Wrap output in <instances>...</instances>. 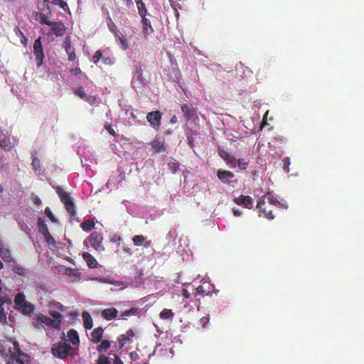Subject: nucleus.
Returning <instances> with one entry per match:
<instances>
[{"mask_svg": "<svg viewBox=\"0 0 364 364\" xmlns=\"http://www.w3.org/2000/svg\"><path fill=\"white\" fill-rule=\"evenodd\" d=\"M2 355L9 357L6 359L7 364H28L30 362L29 356L23 353L16 341H11L9 344L6 345L4 349L0 348Z\"/></svg>", "mask_w": 364, "mask_h": 364, "instance_id": "obj_1", "label": "nucleus"}, {"mask_svg": "<svg viewBox=\"0 0 364 364\" xmlns=\"http://www.w3.org/2000/svg\"><path fill=\"white\" fill-rule=\"evenodd\" d=\"M282 206H284V205L278 200L277 195L272 192H267L262 196L256 207L264 218L269 220H273L275 218V215L273 214V207Z\"/></svg>", "mask_w": 364, "mask_h": 364, "instance_id": "obj_2", "label": "nucleus"}, {"mask_svg": "<svg viewBox=\"0 0 364 364\" xmlns=\"http://www.w3.org/2000/svg\"><path fill=\"white\" fill-rule=\"evenodd\" d=\"M56 192L60 198V200L64 204L65 209L70 217L76 215L75 205L68 192L65 191L62 188L57 187Z\"/></svg>", "mask_w": 364, "mask_h": 364, "instance_id": "obj_3", "label": "nucleus"}, {"mask_svg": "<svg viewBox=\"0 0 364 364\" xmlns=\"http://www.w3.org/2000/svg\"><path fill=\"white\" fill-rule=\"evenodd\" d=\"M14 301L18 310L24 315L30 316L35 310L33 304L26 301L23 293L17 294Z\"/></svg>", "mask_w": 364, "mask_h": 364, "instance_id": "obj_4", "label": "nucleus"}, {"mask_svg": "<svg viewBox=\"0 0 364 364\" xmlns=\"http://www.w3.org/2000/svg\"><path fill=\"white\" fill-rule=\"evenodd\" d=\"M73 350L70 344L65 342H58L54 343L51 347L52 354L58 358H65L70 354Z\"/></svg>", "mask_w": 364, "mask_h": 364, "instance_id": "obj_5", "label": "nucleus"}, {"mask_svg": "<svg viewBox=\"0 0 364 364\" xmlns=\"http://www.w3.org/2000/svg\"><path fill=\"white\" fill-rule=\"evenodd\" d=\"M33 48L37 68H40L43 64L45 59L41 36H38V38L35 40Z\"/></svg>", "mask_w": 364, "mask_h": 364, "instance_id": "obj_6", "label": "nucleus"}, {"mask_svg": "<svg viewBox=\"0 0 364 364\" xmlns=\"http://www.w3.org/2000/svg\"><path fill=\"white\" fill-rule=\"evenodd\" d=\"M107 24L109 31L114 34V36L119 40L123 48L127 49L128 48V41L127 38L119 31L117 26L114 23L109 16H107Z\"/></svg>", "mask_w": 364, "mask_h": 364, "instance_id": "obj_7", "label": "nucleus"}, {"mask_svg": "<svg viewBox=\"0 0 364 364\" xmlns=\"http://www.w3.org/2000/svg\"><path fill=\"white\" fill-rule=\"evenodd\" d=\"M145 85L146 82L143 78V70L141 66L139 65L134 71V76L132 80V87L136 90L137 89H144Z\"/></svg>", "mask_w": 364, "mask_h": 364, "instance_id": "obj_8", "label": "nucleus"}, {"mask_svg": "<svg viewBox=\"0 0 364 364\" xmlns=\"http://www.w3.org/2000/svg\"><path fill=\"white\" fill-rule=\"evenodd\" d=\"M90 244L96 251H103L105 247L102 245L103 235L101 232L94 231L89 237Z\"/></svg>", "mask_w": 364, "mask_h": 364, "instance_id": "obj_9", "label": "nucleus"}, {"mask_svg": "<svg viewBox=\"0 0 364 364\" xmlns=\"http://www.w3.org/2000/svg\"><path fill=\"white\" fill-rule=\"evenodd\" d=\"M49 26L51 28L50 31L47 33L48 36H63L66 31V27L62 21H52Z\"/></svg>", "mask_w": 364, "mask_h": 364, "instance_id": "obj_10", "label": "nucleus"}, {"mask_svg": "<svg viewBox=\"0 0 364 364\" xmlns=\"http://www.w3.org/2000/svg\"><path fill=\"white\" fill-rule=\"evenodd\" d=\"M36 321L37 322L34 323V326L37 328H39L41 324H45L46 326L58 328V323L55 321H52V318L43 314H38L37 315Z\"/></svg>", "mask_w": 364, "mask_h": 364, "instance_id": "obj_11", "label": "nucleus"}, {"mask_svg": "<svg viewBox=\"0 0 364 364\" xmlns=\"http://www.w3.org/2000/svg\"><path fill=\"white\" fill-rule=\"evenodd\" d=\"M161 114L160 111H151V112L147 113L146 119L154 128L159 127L161 124Z\"/></svg>", "mask_w": 364, "mask_h": 364, "instance_id": "obj_12", "label": "nucleus"}, {"mask_svg": "<svg viewBox=\"0 0 364 364\" xmlns=\"http://www.w3.org/2000/svg\"><path fill=\"white\" fill-rule=\"evenodd\" d=\"M234 201L235 203H236L238 205L247 208H251L252 207L254 200L250 196H248V195L241 194L239 196V197L235 198Z\"/></svg>", "mask_w": 364, "mask_h": 364, "instance_id": "obj_13", "label": "nucleus"}, {"mask_svg": "<svg viewBox=\"0 0 364 364\" xmlns=\"http://www.w3.org/2000/svg\"><path fill=\"white\" fill-rule=\"evenodd\" d=\"M101 60H102V63L104 65L112 64V60L109 56H104L103 53L101 50H97L92 56V62L94 64H97Z\"/></svg>", "mask_w": 364, "mask_h": 364, "instance_id": "obj_14", "label": "nucleus"}, {"mask_svg": "<svg viewBox=\"0 0 364 364\" xmlns=\"http://www.w3.org/2000/svg\"><path fill=\"white\" fill-rule=\"evenodd\" d=\"M217 176L222 183L230 184V180L235 177L234 173L229 171L219 169L217 171Z\"/></svg>", "mask_w": 364, "mask_h": 364, "instance_id": "obj_15", "label": "nucleus"}, {"mask_svg": "<svg viewBox=\"0 0 364 364\" xmlns=\"http://www.w3.org/2000/svg\"><path fill=\"white\" fill-rule=\"evenodd\" d=\"M220 157L230 166L231 168H235L237 159L235 156L230 155L228 151H223Z\"/></svg>", "mask_w": 364, "mask_h": 364, "instance_id": "obj_16", "label": "nucleus"}, {"mask_svg": "<svg viewBox=\"0 0 364 364\" xmlns=\"http://www.w3.org/2000/svg\"><path fill=\"white\" fill-rule=\"evenodd\" d=\"M102 337H103L102 327L95 328L91 332V342L93 343H97L100 342Z\"/></svg>", "mask_w": 364, "mask_h": 364, "instance_id": "obj_17", "label": "nucleus"}, {"mask_svg": "<svg viewBox=\"0 0 364 364\" xmlns=\"http://www.w3.org/2000/svg\"><path fill=\"white\" fill-rule=\"evenodd\" d=\"M117 314L118 311L114 308L106 309L102 311V316L106 321H112V319L115 318Z\"/></svg>", "mask_w": 364, "mask_h": 364, "instance_id": "obj_18", "label": "nucleus"}, {"mask_svg": "<svg viewBox=\"0 0 364 364\" xmlns=\"http://www.w3.org/2000/svg\"><path fill=\"white\" fill-rule=\"evenodd\" d=\"M82 256L90 268L93 269L97 267V262L92 255H90L88 252H84Z\"/></svg>", "mask_w": 364, "mask_h": 364, "instance_id": "obj_19", "label": "nucleus"}, {"mask_svg": "<svg viewBox=\"0 0 364 364\" xmlns=\"http://www.w3.org/2000/svg\"><path fill=\"white\" fill-rule=\"evenodd\" d=\"M181 109L185 117L189 119L194 115V107L192 105L183 104L181 106Z\"/></svg>", "mask_w": 364, "mask_h": 364, "instance_id": "obj_20", "label": "nucleus"}, {"mask_svg": "<svg viewBox=\"0 0 364 364\" xmlns=\"http://www.w3.org/2000/svg\"><path fill=\"white\" fill-rule=\"evenodd\" d=\"M7 298L0 296V323H6V313L5 312L4 304L7 301Z\"/></svg>", "mask_w": 364, "mask_h": 364, "instance_id": "obj_21", "label": "nucleus"}, {"mask_svg": "<svg viewBox=\"0 0 364 364\" xmlns=\"http://www.w3.org/2000/svg\"><path fill=\"white\" fill-rule=\"evenodd\" d=\"M0 257L5 262L12 261L11 250L9 248L2 247L1 245H0Z\"/></svg>", "mask_w": 364, "mask_h": 364, "instance_id": "obj_22", "label": "nucleus"}, {"mask_svg": "<svg viewBox=\"0 0 364 364\" xmlns=\"http://www.w3.org/2000/svg\"><path fill=\"white\" fill-rule=\"evenodd\" d=\"M82 321L84 327L86 329H90L92 327V316L90 315V313L87 311H84L82 314Z\"/></svg>", "mask_w": 364, "mask_h": 364, "instance_id": "obj_23", "label": "nucleus"}, {"mask_svg": "<svg viewBox=\"0 0 364 364\" xmlns=\"http://www.w3.org/2000/svg\"><path fill=\"white\" fill-rule=\"evenodd\" d=\"M68 341L71 342L73 344H77L80 342L79 340V334L77 331L75 329H70L67 333Z\"/></svg>", "mask_w": 364, "mask_h": 364, "instance_id": "obj_24", "label": "nucleus"}, {"mask_svg": "<svg viewBox=\"0 0 364 364\" xmlns=\"http://www.w3.org/2000/svg\"><path fill=\"white\" fill-rule=\"evenodd\" d=\"M142 18V28H144V33L150 34L154 32V28L151 26V21L144 16Z\"/></svg>", "mask_w": 364, "mask_h": 364, "instance_id": "obj_25", "label": "nucleus"}, {"mask_svg": "<svg viewBox=\"0 0 364 364\" xmlns=\"http://www.w3.org/2000/svg\"><path fill=\"white\" fill-rule=\"evenodd\" d=\"M78 96L83 99L84 100L88 102L90 104L92 105L95 102L96 97L90 95V92H76Z\"/></svg>", "mask_w": 364, "mask_h": 364, "instance_id": "obj_26", "label": "nucleus"}, {"mask_svg": "<svg viewBox=\"0 0 364 364\" xmlns=\"http://www.w3.org/2000/svg\"><path fill=\"white\" fill-rule=\"evenodd\" d=\"M151 146L156 152H161L166 150L164 142L158 139H155L153 141Z\"/></svg>", "mask_w": 364, "mask_h": 364, "instance_id": "obj_27", "label": "nucleus"}, {"mask_svg": "<svg viewBox=\"0 0 364 364\" xmlns=\"http://www.w3.org/2000/svg\"><path fill=\"white\" fill-rule=\"evenodd\" d=\"M80 228L86 232L92 230L95 228L94 221L92 220H85L81 223Z\"/></svg>", "mask_w": 364, "mask_h": 364, "instance_id": "obj_28", "label": "nucleus"}, {"mask_svg": "<svg viewBox=\"0 0 364 364\" xmlns=\"http://www.w3.org/2000/svg\"><path fill=\"white\" fill-rule=\"evenodd\" d=\"M110 348V342L108 340H102L101 343L97 346V350L100 353H103Z\"/></svg>", "mask_w": 364, "mask_h": 364, "instance_id": "obj_29", "label": "nucleus"}, {"mask_svg": "<svg viewBox=\"0 0 364 364\" xmlns=\"http://www.w3.org/2000/svg\"><path fill=\"white\" fill-rule=\"evenodd\" d=\"M146 237L143 235H135L132 237V242L134 245L140 246L144 243Z\"/></svg>", "mask_w": 364, "mask_h": 364, "instance_id": "obj_30", "label": "nucleus"}, {"mask_svg": "<svg viewBox=\"0 0 364 364\" xmlns=\"http://www.w3.org/2000/svg\"><path fill=\"white\" fill-rule=\"evenodd\" d=\"M136 6H137L139 15L141 16H146V15L147 14V11L146 9V7L143 2V0H137L136 1Z\"/></svg>", "mask_w": 364, "mask_h": 364, "instance_id": "obj_31", "label": "nucleus"}, {"mask_svg": "<svg viewBox=\"0 0 364 364\" xmlns=\"http://www.w3.org/2000/svg\"><path fill=\"white\" fill-rule=\"evenodd\" d=\"M37 225H38V230L42 235L49 231L45 221L40 218H38V221H37Z\"/></svg>", "mask_w": 364, "mask_h": 364, "instance_id": "obj_32", "label": "nucleus"}, {"mask_svg": "<svg viewBox=\"0 0 364 364\" xmlns=\"http://www.w3.org/2000/svg\"><path fill=\"white\" fill-rule=\"evenodd\" d=\"M36 16L39 18V23L41 24H46L50 26L51 24V21H50L48 18L47 14L43 13H37Z\"/></svg>", "mask_w": 364, "mask_h": 364, "instance_id": "obj_33", "label": "nucleus"}, {"mask_svg": "<svg viewBox=\"0 0 364 364\" xmlns=\"http://www.w3.org/2000/svg\"><path fill=\"white\" fill-rule=\"evenodd\" d=\"M139 312V309L137 308H132L129 310L124 311L121 313V316L123 318H127L130 316H136Z\"/></svg>", "mask_w": 364, "mask_h": 364, "instance_id": "obj_34", "label": "nucleus"}, {"mask_svg": "<svg viewBox=\"0 0 364 364\" xmlns=\"http://www.w3.org/2000/svg\"><path fill=\"white\" fill-rule=\"evenodd\" d=\"M97 364H111V361L108 356L104 353H100L97 360Z\"/></svg>", "mask_w": 364, "mask_h": 364, "instance_id": "obj_35", "label": "nucleus"}, {"mask_svg": "<svg viewBox=\"0 0 364 364\" xmlns=\"http://www.w3.org/2000/svg\"><path fill=\"white\" fill-rule=\"evenodd\" d=\"M53 318L52 321H55L58 323V328H60V323L62 321V314L58 311H53L50 313Z\"/></svg>", "mask_w": 364, "mask_h": 364, "instance_id": "obj_36", "label": "nucleus"}, {"mask_svg": "<svg viewBox=\"0 0 364 364\" xmlns=\"http://www.w3.org/2000/svg\"><path fill=\"white\" fill-rule=\"evenodd\" d=\"M159 316L162 319H168L173 316V313L171 309H164L160 312Z\"/></svg>", "mask_w": 364, "mask_h": 364, "instance_id": "obj_37", "label": "nucleus"}, {"mask_svg": "<svg viewBox=\"0 0 364 364\" xmlns=\"http://www.w3.org/2000/svg\"><path fill=\"white\" fill-rule=\"evenodd\" d=\"M46 1L51 2L53 5L59 6L61 9L65 10L68 9V6L64 0H45Z\"/></svg>", "mask_w": 364, "mask_h": 364, "instance_id": "obj_38", "label": "nucleus"}, {"mask_svg": "<svg viewBox=\"0 0 364 364\" xmlns=\"http://www.w3.org/2000/svg\"><path fill=\"white\" fill-rule=\"evenodd\" d=\"M237 165L238 168L241 171L247 170L248 167V161H245L244 159H237L236 166Z\"/></svg>", "mask_w": 364, "mask_h": 364, "instance_id": "obj_39", "label": "nucleus"}, {"mask_svg": "<svg viewBox=\"0 0 364 364\" xmlns=\"http://www.w3.org/2000/svg\"><path fill=\"white\" fill-rule=\"evenodd\" d=\"M240 69L243 72L244 76L242 79L250 77L252 75V71L248 67H245L243 65H240Z\"/></svg>", "mask_w": 364, "mask_h": 364, "instance_id": "obj_40", "label": "nucleus"}, {"mask_svg": "<svg viewBox=\"0 0 364 364\" xmlns=\"http://www.w3.org/2000/svg\"><path fill=\"white\" fill-rule=\"evenodd\" d=\"M12 272L20 276H24L26 274V270L23 267L18 266V264L12 268Z\"/></svg>", "mask_w": 364, "mask_h": 364, "instance_id": "obj_41", "label": "nucleus"}, {"mask_svg": "<svg viewBox=\"0 0 364 364\" xmlns=\"http://www.w3.org/2000/svg\"><path fill=\"white\" fill-rule=\"evenodd\" d=\"M117 341L119 343V347L122 348L127 343V341H129V339L126 336L125 334H122L117 338Z\"/></svg>", "mask_w": 364, "mask_h": 364, "instance_id": "obj_42", "label": "nucleus"}, {"mask_svg": "<svg viewBox=\"0 0 364 364\" xmlns=\"http://www.w3.org/2000/svg\"><path fill=\"white\" fill-rule=\"evenodd\" d=\"M44 240L49 245H53L55 243V240L53 239V236L50 235V232H47L46 233L43 235Z\"/></svg>", "mask_w": 364, "mask_h": 364, "instance_id": "obj_43", "label": "nucleus"}, {"mask_svg": "<svg viewBox=\"0 0 364 364\" xmlns=\"http://www.w3.org/2000/svg\"><path fill=\"white\" fill-rule=\"evenodd\" d=\"M31 165L33 166V168L36 171H39L41 170V163L39 161V159L38 158H33Z\"/></svg>", "mask_w": 364, "mask_h": 364, "instance_id": "obj_44", "label": "nucleus"}, {"mask_svg": "<svg viewBox=\"0 0 364 364\" xmlns=\"http://www.w3.org/2000/svg\"><path fill=\"white\" fill-rule=\"evenodd\" d=\"M45 214L48 217V218L52 221V222H56L57 221V219L55 218V216L53 215L52 213V210H50V208L49 207H46V209H45Z\"/></svg>", "mask_w": 364, "mask_h": 364, "instance_id": "obj_45", "label": "nucleus"}, {"mask_svg": "<svg viewBox=\"0 0 364 364\" xmlns=\"http://www.w3.org/2000/svg\"><path fill=\"white\" fill-rule=\"evenodd\" d=\"M283 169L284 171L286 172V173H289V165L291 164V161H290V159L288 158V157H286L284 160H283Z\"/></svg>", "mask_w": 364, "mask_h": 364, "instance_id": "obj_46", "label": "nucleus"}, {"mask_svg": "<svg viewBox=\"0 0 364 364\" xmlns=\"http://www.w3.org/2000/svg\"><path fill=\"white\" fill-rule=\"evenodd\" d=\"M64 49H65L66 53L75 50L74 48H73L71 46L70 41H66L64 42Z\"/></svg>", "mask_w": 364, "mask_h": 364, "instance_id": "obj_47", "label": "nucleus"}, {"mask_svg": "<svg viewBox=\"0 0 364 364\" xmlns=\"http://www.w3.org/2000/svg\"><path fill=\"white\" fill-rule=\"evenodd\" d=\"M105 129L112 136L116 135V132L114 129L112 128V127L109 124H105L104 125Z\"/></svg>", "mask_w": 364, "mask_h": 364, "instance_id": "obj_48", "label": "nucleus"}, {"mask_svg": "<svg viewBox=\"0 0 364 364\" xmlns=\"http://www.w3.org/2000/svg\"><path fill=\"white\" fill-rule=\"evenodd\" d=\"M32 200L37 206H39L41 204V200L38 195H32Z\"/></svg>", "mask_w": 364, "mask_h": 364, "instance_id": "obj_49", "label": "nucleus"}, {"mask_svg": "<svg viewBox=\"0 0 364 364\" xmlns=\"http://www.w3.org/2000/svg\"><path fill=\"white\" fill-rule=\"evenodd\" d=\"M67 54L68 61L73 62L76 59V54L75 50L68 53Z\"/></svg>", "mask_w": 364, "mask_h": 364, "instance_id": "obj_50", "label": "nucleus"}, {"mask_svg": "<svg viewBox=\"0 0 364 364\" xmlns=\"http://www.w3.org/2000/svg\"><path fill=\"white\" fill-rule=\"evenodd\" d=\"M210 321V318L208 316H203L200 318V323L203 327H205L207 323Z\"/></svg>", "mask_w": 364, "mask_h": 364, "instance_id": "obj_51", "label": "nucleus"}, {"mask_svg": "<svg viewBox=\"0 0 364 364\" xmlns=\"http://www.w3.org/2000/svg\"><path fill=\"white\" fill-rule=\"evenodd\" d=\"M196 291L197 294H205V290L204 289L202 285H199L196 288Z\"/></svg>", "mask_w": 364, "mask_h": 364, "instance_id": "obj_52", "label": "nucleus"}, {"mask_svg": "<svg viewBox=\"0 0 364 364\" xmlns=\"http://www.w3.org/2000/svg\"><path fill=\"white\" fill-rule=\"evenodd\" d=\"M125 335L127 338H129V341L134 336V332L132 328H129L126 333Z\"/></svg>", "mask_w": 364, "mask_h": 364, "instance_id": "obj_53", "label": "nucleus"}, {"mask_svg": "<svg viewBox=\"0 0 364 364\" xmlns=\"http://www.w3.org/2000/svg\"><path fill=\"white\" fill-rule=\"evenodd\" d=\"M14 31L16 36H18L20 37L24 35L18 26H15L14 28Z\"/></svg>", "mask_w": 364, "mask_h": 364, "instance_id": "obj_54", "label": "nucleus"}, {"mask_svg": "<svg viewBox=\"0 0 364 364\" xmlns=\"http://www.w3.org/2000/svg\"><path fill=\"white\" fill-rule=\"evenodd\" d=\"M70 73L73 75H78L81 73V70L79 68H74L70 70Z\"/></svg>", "mask_w": 364, "mask_h": 364, "instance_id": "obj_55", "label": "nucleus"}, {"mask_svg": "<svg viewBox=\"0 0 364 364\" xmlns=\"http://www.w3.org/2000/svg\"><path fill=\"white\" fill-rule=\"evenodd\" d=\"M187 144L190 147H193L194 144V139L192 136H187Z\"/></svg>", "mask_w": 364, "mask_h": 364, "instance_id": "obj_56", "label": "nucleus"}, {"mask_svg": "<svg viewBox=\"0 0 364 364\" xmlns=\"http://www.w3.org/2000/svg\"><path fill=\"white\" fill-rule=\"evenodd\" d=\"M123 251L128 256H130V255H132V249L129 247H123Z\"/></svg>", "mask_w": 364, "mask_h": 364, "instance_id": "obj_57", "label": "nucleus"}, {"mask_svg": "<svg viewBox=\"0 0 364 364\" xmlns=\"http://www.w3.org/2000/svg\"><path fill=\"white\" fill-rule=\"evenodd\" d=\"M182 295L186 299H188L191 296V294H190L188 290L186 289H182Z\"/></svg>", "mask_w": 364, "mask_h": 364, "instance_id": "obj_58", "label": "nucleus"}, {"mask_svg": "<svg viewBox=\"0 0 364 364\" xmlns=\"http://www.w3.org/2000/svg\"><path fill=\"white\" fill-rule=\"evenodd\" d=\"M114 364H124V363L117 355H114Z\"/></svg>", "mask_w": 364, "mask_h": 364, "instance_id": "obj_59", "label": "nucleus"}, {"mask_svg": "<svg viewBox=\"0 0 364 364\" xmlns=\"http://www.w3.org/2000/svg\"><path fill=\"white\" fill-rule=\"evenodd\" d=\"M170 169L175 173L178 168V166L175 163H169Z\"/></svg>", "mask_w": 364, "mask_h": 364, "instance_id": "obj_60", "label": "nucleus"}, {"mask_svg": "<svg viewBox=\"0 0 364 364\" xmlns=\"http://www.w3.org/2000/svg\"><path fill=\"white\" fill-rule=\"evenodd\" d=\"M233 214L236 217H239L242 215V212L239 209H233Z\"/></svg>", "mask_w": 364, "mask_h": 364, "instance_id": "obj_61", "label": "nucleus"}, {"mask_svg": "<svg viewBox=\"0 0 364 364\" xmlns=\"http://www.w3.org/2000/svg\"><path fill=\"white\" fill-rule=\"evenodd\" d=\"M21 42L24 46H26L27 38H26L25 35L21 37Z\"/></svg>", "mask_w": 364, "mask_h": 364, "instance_id": "obj_62", "label": "nucleus"}, {"mask_svg": "<svg viewBox=\"0 0 364 364\" xmlns=\"http://www.w3.org/2000/svg\"><path fill=\"white\" fill-rule=\"evenodd\" d=\"M129 356L132 359H136L139 357L138 354L136 352H131L129 353Z\"/></svg>", "mask_w": 364, "mask_h": 364, "instance_id": "obj_63", "label": "nucleus"}, {"mask_svg": "<svg viewBox=\"0 0 364 364\" xmlns=\"http://www.w3.org/2000/svg\"><path fill=\"white\" fill-rule=\"evenodd\" d=\"M177 122H178V119H177V117H176V116H173V117L171 118V119H170V122H171V124H175V123H176Z\"/></svg>", "mask_w": 364, "mask_h": 364, "instance_id": "obj_64", "label": "nucleus"}]
</instances>
